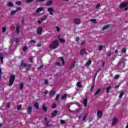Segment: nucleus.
<instances>
[{
  "label": "nucleus",
  "mask_w": 128,
  "mask_h": 128,
  "mask_svg": "<svg viewBox=\"0 0 128 128\" xmlns=\"http://www.w3.org/2000/svg\"><path fill=\"white\" fill-rule=\"evenodd\" d=\"M59 42L58 40H54L52 42V43L50 45V48L52 50H56L58 48V46Z\"/></svg>",
  "instance_id": "f257e3e1"
},
{
  "label": "nucleus",
  "mask_w": 128,
  "mask_h": 128,
  "mask_svg": "<svg viewBox=\"0 0 128 128\" xmlns=\"http://www.w3.org/2000/svg\"><path fill=\"white\" fill-rule=\"evenodd\" d=\"M20 66H23V68H25L26 69V70H30L32 68V64H29L28 66V64L26 62H24V60H22L20 62Z\"/></svg>",
  "instance_id": "f03ea898"
},
{
  "label": "nucleus",
  "mask_w": 128,
  "mask_h": 128,
  "mask_svg": "<svg viewBox=\"0 0 128 128\" xmlns=\"http://www.w3.org/2000/svg\"><path fill=\"white\" fill-rule=\"evenodd\" d=\"M16 80V76L14 74L11 75L10 79H9V86H12V84H14V80Z\"/></svg>",
  "instance_id": "7ed1b4c3"
},
{
  "label": "nucleus",
  "mask_w": 128,
  "mask_h": 128,
  "mask_svg": "<svg viewBox=\"0 0 128 128\" xmlns=\"http://www.w3.org/2000/svg\"><path fill=\"white\" fill-rule=\"evenodd\" d=\"M128 6V2H122L119 6L120 8H124Z\"/></svg>",
  "instance_id": "20e7f679"
},
{
  "label": "nucleus",
  "mask_w": 128,
  "mask_h": 128,
  "mask_svg": "<svg viewBox=\"0 0 128 128\" xmlns=\"http://www.w3.org/2000/svg\"><path fill=\"white\" fill-rule=\"evenodd\" d=\"M36 32L38 34H42V26L38 27L37 28Z\"/></svg>",
  "instance_id": "39448f33"
},
{
  "label": "nucleus",
  "mask_w": 128,
  "mask_h": 128,
  "mask_svg": "<svg viewBox=\"0 0 128 128\" xmlns=\"http://www.w3.org/2000/svg\"><path fill=\"white\" fill-rule=\"evenodd\" d=\"M97 116L98 118H102V112L101 110H97Z\"/></svg>",
  "instance_id": "423d86ee"
},
{
  "label": "nucleus",
  "mask_w": 128,
  "mask_h": 128,
  "mask_svg": "<svg viewBox=\"0 0 128 128\" xmlns=\"http://www.w3.org/2000/svg\"><path fill=\"white\" fill-rule=\"evenodd\" d=\"M48 11L49 12V14H50V16H54V10L52 8L50 7L48 8Z\"/></svg>",
  "instance_id": "0eeeda50"
},
{
  "label": "nucleus",
  "mask_w": 128,
  "mask_h": 128,
  "mask_svg": "<svg viewBox=\"0 0 128 128\" xmlns=\"http://www.w3.org/2000/svg\"><path fill=\"white\" fill-rule=\"evenodd\" d=\"M32 106H28L27 108V112L28 114L30 116L32 114Z\"/></svg>",
  "instance_id": "6e6552de"
},
{
  "label": "nucleus",
  "mask_w": 128,
  "mask_h": 128,
  "mask_svg": "<svg viewBox=\"0 0 128 128\" xmlns=\"http://www.w3.org/2000/svg\"><path fill=\"white\" fill-rule=\"evenodd\" d=\"M58 116V110H54L52 114L51 118H55V116Z\"/></svg>",
  "instance_id": "1a4fd4ad"
},
{
  "label": "nucleus",
  "mask_w": 128,
  "mask_h": 128,
  "mask_svg": "<svg viewBox=\"0 0 128 128\" xmlns=\"http://www.w3.org/2000/svg\"><path fill=\"white\" fill-rule=\"evenodd\" d=\"M44 10V7L39 8H37V10H36V12L38 14L39 12H42V10Z\"/></svg>",
  "instance_id": "9d476101"
},
{
  "label": "nucleus",
  "mask_w": 128,
  "mask_h": 128,
  "mask_svg": "<svg viewBox=\"0 0 128 128\" xmlns=\"http://www.w3.org/2000/svg\"><path fill=\"white\" fill-rule=\"evenodd\" d=\"M56 94V92L54 90H52L50 92L49 96H51L52 98V96H54V94Z\"/></svg>",
  "instance_id": "9b49d317"
},
{
  "label": "nucleus",
  "mask_w": 128,
  "mask_h": 128,
  "mask_svg": "<svg viewBox=\"0 0 128 128\" xmlns=\"http://www.w3.org/2000/svg\"><path fill=\"white\" fill-rule=\"evenodd\" d=\"M116 122H118V118H113V120L112 122V126H114V124H116Z\"/></svg>",
  "instance_id": "f8f14e48"
},
{
  "label": "nucleus",
  "mask_w": 128,
  "mask_h": 128,
  "mask_svg": "<svg viewBox=\"0 0 128 128\" xmlns=\"http://www.w3.org/2000/svg\"><path fill=\"white\" fill-rule=\"evenodd\" d=\"M34 106L36 110H38L40 108V104H38V102H35Z\"/></svg>",
  "instance_id": "ddd939ff"
},
{
  "label": "nucleus",
  "mask_w": 128,
  "mask_h": 128,
  "mask_svg": "<svg viewBox=\"0 0 128 128\" xmlns=\"http://www.w3.org/2000/svg\"><path fill=\"white\" fill-rule=\"evenodd\" d=\"M20 25H17L16 26V34H20Z\"/></svg>",
  "instance_id": "4468645a"
},
{
  "label": "nucleus",
  "mask_w": 128,
  "mask_h": 128,
  "mask_svg": "<svg viewBox=\"0 0 128 128\" xmlns=\"http://www.w3.org/2000/svg\"><path fill=\"white\" fill-rule=\"evenodd\" d=\"M74 22L76 24H80V20L78 18L74 19Z\"/></svg>",
  "instance_id": "2eb2a0df"
},
{
  "label": "nucleus",
  "mask_w": 128,
  "mask_h": 128,
  "mask_svg": "<svg viewBox=\"0 0 128 128\" xmlns=\"http://www.w3.org/2000/svg\"><path fill=\"white\" fill-rule=\"evenodd\" d=\"M42 110H44V112H48V108L46 106V104H44L42 106Z\"/></svg>",
  "instance_id": "dca6fc26"
},
{
  "label": "nucleus",
  "mask_w": 128,
  "mask_h": 128,
  "mask_svg": "<svg viewBox=\"0 0 128 128\" xmlns=\"http://www.w3.org/2000/svg\"><path fill=\"white\" fill-rule=\"evenodd\" d=\"M86 48L82 49L80 52V54L81 56H84V54H86Z\"/></svg>",
  "instance_id": "f3484780"
},
{
  "label": "nucleus",
  "mask_w": 128,
  "mask_h": 128,
  "mask_svg": "<svg viewBox=\"0 0 128 128\" xmlns=\"http://www.w3.org/2000/svg\"><path fill=\"white\" fill-rule=\"evenodd\" d=\"M76 86H78V88H82V82H78L76 84Z\"/></svg>",
  "instance_id": "a211bd4d"
},
{
  "label": "nucleus",
  "mask_w": 128,
  "mask_h": 128,
  "mask_svg": "<svg viewBox=\"0 0 128 128\" xmlns=\"http://www.w3.org/2000/svg\"><path fill=\"white\" fill-rule=\"evenodd\" d=\"M83 104L84 106H88V98H86L84 100L83 102Z\"/></svg>",
  "instance_id": "6ab92c4d"
},
{
  "label": "nucleus",
  "mask_w": 128,
  "mask_h": 128,
  "mask_svg": "<svg viewBox=\"0 0 128 128\" xmlns=\"http://www.w3.org/2000/svg\"><path fill=\"white\" fill-rule=\"evenodd\" d=\"M74 66H76V62L74 61L70 65V70H72V68H74Z\"/></svg>",
  "instance_id": "aec40b11"
},
{
  "label": "nucleus",
  "mask_w": 128,
  "mask_h": 128,
  "mask_svg": "<svg viewBox=\"0 0 128 128\" xmlns=\"http://www.w3.org/2000/svg\"><path fill=\"white\" fill-rule=\"evenodd\" d=\"M111 89H112V86H108L106 88V94H108V92H110V90Z\"/></svg>",
  "instance_id": "412c9836"
},
{
  "label": "nucleus",
  "mask_w": 128,
  "mask_h": 128,
  "mask_svg": "<svg viewBox=\"0 0 128 128\" xmlns=\"http://www.w3.org/2000/svg\"><path fill=\"white\" fill-rule=\"evenodd\" d=\"M110 24H107V25L104 26L102 28L103 30H108V28H110Z\"/></svg>",
  "instance_id": "4be33fe9"
},
{
  "label": "nucleus",
  "mask_w": 128,
  "mask_h": 128,
  "mask_svg": "<svg viewBox=\"0 0 128 128\" xmlns=\"http://www.w3.org/2000/svg\"><path fill=\"white\" fill-rule=\"evenodd\" d=\"M91 64H92V60H89L88 62H87L86 63V66H90Z\"/></svg>",
  "instance_id": "5701e85b"
},
{
  "label": "nucleus",
  "mask_w": 128,
  "mask_h": 128,
  "mask_svg": "<svg viewBox=\"0 0 128 128\" xmlns=\"http://www.w3.org/2000/svg\"><path fill=\"white\" fill-rule=\"evenodd\" d=\"M68 94H66L64 95H63L62 98H61V100H64L66 98H68Z\"/></svg>",
  "instance_id": "b1692460"
},
{
  "label": "nucleus",
  "mask_w": 128,
  "mask_h": 128,
  "mask_svg": "<svg viewBox=\"0 0 128 128\" xmlns=\"http://www.w3.org/2000/svg\"><path fill=\"white\" fill-rule=\"evenodd\" d=\"M48 18V16L46 15L44 16V18H40V20L42 22H44Z\"/></svg>",
  "instance_id": "393cba45"
},
{
  "label": "nucleus",
  "mask_w": 128,
  "mask_h": 128,
  "mask_svg": "<svg viewBox=\"0 0 128 128\" xmlns=\"http://www.w3.org/2000/svg\"><path fill=\"white\" fill-rule=\"evenodd\" d=\"M0 60L2 64H4V55H2V54H0Z\"/></svg>",
  "instance_id": "a878e982"
},
{
  "label": "nucleus",
  "mask_w": 128,
  "mask_h": 128,
  "mask_svg": "<svg viewBox=\"0 0 128 128\" xmlns=\"http://www.w3.org/2000/svg\"><path fill=\"white\" fill-rule=\"evenodd\" d=\"M46 126H52V124H50V121H46Z\"/></svg>",
  "instance_id": "bb28decb"
},
{
  "label": "nucleus",
  "mask_w": 128,
  "mask_h": 128,
  "mask_svg": "<svg viewBox=\"0 0 128 128\" xmlns=\"http://www.w3.org/2000/svg\"><path fill=\"white\" fill-rule=\"evenodd\" d=\"M7 6H14V3L12 2H8Z\"/></svg>",
  "instance_id": "cd10ccee"
},
{
  "label": "nucleus",
  "mask_w": 128,
  "mask_h": 128,
  "mask_svg": "<svg viewBox=\"0 0 128 128\" xmlns=\"http://www.w3.org/2000/svg\"><path fill=\"white\" fill-rule=\"evenodd\" d=\"M52 4V0H50V1L46 2V6H50Z\"/></svg>",
  "instance_id": "c85d7f7f"
},
{
  "label": "nucleus",
  "mask_w": 128,
  "mask_h": 128,
  "mask_svg": "<svg viewBox=\"0 0 128 128\" xmlns=\"http://www.w3.org/2000/svg\"><path fill=\"white\" fill-rule=\"evenodd\" d=\"M20 90H22V88H24V83L21 82L20 84Z\"/></svg>",
  "instance_id": "c756f323"
},
{
  "label": "nucleus",
  "mask_w": 128,
  "mask_h": 128,
  "mask_svg": "<svg viewBox=\"0 0 128 128\" xmlns=\"http://www.w3.org/2000/svg\"><path fill=\"white\" fill-rule=\"evenodd\" d=\"M124 92H121L118 96L119 98H122V96H124Z\"/></svg>",
  "instance_id": "7c9ffc66"
},
{
  "label": "nucleus",
  "mask_w": 128,
  "mask_h": 128,
  "mask_svg": "<svg viewBox=\"0 0 128 128\" xmlns=\"http://www.w3.org/2000/svg\"><path fill=\"white\" fill-rule=\"evenodd\" d=\"M17 6H22V1H18L15 2Z\"/></svg>",
  "instance_id": "2f4dec72"
},
{
  "label": "nucleus",
  "mask_w": 128,
  "mask_h": 128,
  "mask_svg": "<svg viewBox=\"0 0 128 128\" xmlns=\"http://www.w3.org/2000/svg\"><path fill=\"white\" fill-rule=\"evenodd\" d=\"M100 90H102L101 89H98L94 95L95 96H98V94H100Z\"/></svg>",
  "instance_id": "473e14b6"
},
{
  "label": "nucleus",
  "mask_w": 128,
  "mask_h": 128,
  "mask_svg": "<svg viewBox=\"0 0 128 128\" xmlns=\"http://www.w3.org/2000/svg\"><path fill=\"white\" fill-rule=\"evenodd\" d=\"M59 40H60V42H62V43L66 42V40H64V39L60 38Z\"/></svg>",
  "instance_id": "72a5a7b5"
},
{
  "label": "nucleus",
  "mask_w": 128,
  "mask_h": 128,
  "mask_svg": "<svg viewBox=\"0 0 128 128\" xmlns=\"http://www.w3.org/2000/svg\"><path fill=\"white\" fill-rule=\"evenodd\" d=\"M60 122L62 124H66V122L64 120H60Z\"/></svg>",
  "instance_id": "f704fd0d"
},
{
  "label": "nucleus",
  "mask_w": 128,
  "mask_h": 128,
  "mask_svg": "<svg viewBox=\"0 0 128 128\" xmlns=\"http://www.w3.org/2000/svg\"><path fill=\"white\" fill-rule=\"evenodd\" d=\"M90 22H92L94 24H96V19H91Z\"/></svg>",
  "instance_id": "c9c22d12"
},
{
  "label": "nucleus",
  "mask_w": 128,
  "mask_h": 128,
  "mask_svg": "<svg viewBox=\"0 0 128 128\" xmlns=\"http://www.w3.org/2000/svg\"><path fill=\"white\" fill-rule=\"evenodd\" d=\"M94 82L93 83V86L90 88L91 92H94Z\"/></svg>",
  "instance_id": "e433bc0d"
},
{
  "label": "nucleus",
  "mask_w": 128,
  "mask_h": 128,
  "mask_svg": "<svg viewBox=\"0 0 128 128\" xmlns=\"http://www.w3.org/2000/svg\"><path fill=\"white\" fill-rule=\"evenodd\" d=\"M18 110H22V104H20L17 106Z\"/></svg>",
  "instance_id": "4c0bfd02"
},
{
  "label": "nucleus",
  "mask_w": 128,
  "mask_h": 128,
  "mask_svg": "<svg viewBox=\"0 0 128 128\" xmlns=\"http://www.w3.org/2000/svg\"><path fill=\"white\" fill-rule=\"evenodd\" d=\"M60 58H61V60H62V64H63V65H64V64H65L66 62H64V58H63L62 57H61Z\"/></svg>",
  "instance_id": "58836bf2"
},
{
  "label": "nucleus",
  "mask_w": 128,
  "mask_h": 128,
  "mask_svg": "<svg viewBox=\"0 0 128 128\" xmlns=\"http://www.w3.org/2000/svg\"><path fill=\"white\" fill-rule=\"evenodd\" d=\"M76 41L78 44H80V37H76Z\"/></svg>",
  "instance_id": "ea45409f"
},
{
  "label": "nucleus",
  "mask_w": 128,
  "mask_h": 128,
  "mask_svg": "<svg viewBox=\"0 0 128 128\" xmlns=\"http://www.w3.org/2000/svg\"><path fill=\"white\" fill-rule=\"evenodd\" d=\"M32 2H34V0H26V4H30Z\"/></svg>",
  "instance_id": "a19ab883"
},
{
  "label": "nucleus",
  "mask_w": 128,
  "mask_h": 128,
  "mask_svg": "<svg viewBox=\"0 0 128 128\" xmlns=\"http://www.w3.org/2000/svg\"><path fill=\"white\" fill-rule=\"evenodd\" d=\"M16 12H17L16 10H12L11 12V15L14 16Z\"/></svg>",
  "instance_id": "79ce46f5"
},
{
  "label": "nucleus",
  "mask_w": 128,
  "mask_h": 128,
  "mask_svg": "<svg viewBox=\"0 0 128 128\" xmlns=\"http://www.w3.org/2000/svg\"><path fill=\"white\" fill-rule=\"evenodd\" d=\"M104 48V46L102 45H101L99 46L98 50H102V48Z\"/></svg>",
  "instance_id": "37998d69"
},
{
  "label": "nucleus",
  "mask_w": 128,
  "mask_h": 128,
  "mask_svg": "<svg viewBox=\"0 0 128 128\" xmlns=\"http://www.w3.org/2000/svg\"><path fill=\"white\" fill-rule=\"evenodd\" d=\"M2 32H6V27H3L2 28Z\"/></svg>",
  "instance_id": "c03bdc74"
},
{
  "label": "nucleus",
  "mask_w": 128,
  "mask_h": 128,
  "mask_svg": "<svg viewBox=\"0 0 128 128\" xmlns=\"http://www.w3.org/2000/svg\"><path fill=\"white\" fill-rule=\"evenodd\" d=\"M27 50H28V47L26 46H24L22 48L23 52H26Z\"/></svg>",
  "instance_id": "a18cd8bd"
},
{
  "label": "nucleus",
  "mask_w": 128,
  "mask_h": 128,
  "mask_svg": "<svg viewBox=\"0 0 128 128\" xmlns=\"http://www.w3.org/2000/svg\"><path fill=\"white\" fill-rule=\"evenodd\" d=\"M59 98H60V94H57L56 98V100H58Z\"/></svg>",
  "instance_id": "49530a36"
},
{
  "label": "nucleus",
  "mask_w": 128,
  "mask_h": 128,
  "mask_svg": "<svg viewBox=\"0 0 128 128\" xmlns=\"http://www.w3.org/2000/svg\"><path fill=\"white\" fill-rule=\"evenodd\" d=\"M45 84H48V80L45 79L44 80Z\"/></svg>",
  "instance_id": "de8ad7c7"
},
{
  "label": "nucleus",
  "mask_w": 128,
  "mask_h": 128,
  "mask_svg": "<svg viewBox=\"0 0 128 128\" xmlns=\"http://www.w3.org/2000/svg\"><path fill=\"white\" fill-rule=\"evenodd\" d=\"M16 12H18V10H22V8L20 7H18L16 10Z\"/></svg>",
  "instance_id": "09e8293b"
},
{
  "label": "nucleus",
  "mask_w": 128,
  "mask_h": 128,
  "mask_svg": "<svg viewBox=\"0 0 128 128\" xmlns=\"http://www.w3.org/2000/svg\"><path fill=\"white\" fill-rule=\"evenodd\" d=\"M122 52H126V48H122Z\"/></svg>",
  "instance_id": "8fccbe9b"
},
{
  "label": "nucleus",
  "mask_w": 128,
  "mask_h": 128,
  "mask_svg": "<svg viewBox=\"0 0 128 128\" xmlns=\"http://www.w3.org/2000/svg\"><path fill=\"white\" fill-rule=\"evenodd\" d=\"M52 108H56V104H52Z\"/></svg>",
  "instance_id": "3c124183"
},
{
  "label": "nucleus",
  "mask_w": 128,
  "mask_h": 128,
  "mask_svg": "<svg viewBox=\"0 0 128 128\" xmlns=\"http://www.w3.org/2000/svg\"><path fill=\"white\" fill-rule=\"evenodd\" d=\"M119 78H120V75L117 74V75L115 76V79L116 80H118Z\"/></svg>",
  "instance_id": "603ef678"
},
{
  "label": "nucleus",
  "mask_w": 128,
  "mask_h": 128,
  "mask_svg": "<svg viewBox=\"0 0 128 128\" xmlns=\"http://www.w3.org/2000/svg\"><path fill=\"white\" fill-rule=\"evenodd\" d=\"M86 44V42L85 41H82L80 43L81 46H84Z\"/></svg>",
  "instance_id": "864d4df0"
},
{
  "label": "nucleus",
  "mask_w": 128,
  "mask_h": 128,
  "mask_svg": "<svg viewBox=\"0 0 128 128\" xmlns=\"http://www.w3.org/2000/svg\"><path fill=\"white\" fill-rule=\"evenodd\" d=\"M32 42H33L34 44H36V40H30V44H32Z\"/></svg>",
  "instance_id": "5fc2aeb1"
},
{
  "label": "nucleus",
  "mask_w": 128,
  "mask_h": 128,
  "mask_svg": "<svg viewBox=\"0 0 128 128\" xmlns=\"http://www.w3.org/2000/svg\"><path fill=\"white\" fill-rule=\"evenodd\" d=\"M56 31L58 32H60V27L58 26H56Z\"/></svg>",
  "instance_id": "6e6d98bb"
},
{
  "label": "nucleus",
  "mask_w": 128,
  "mask_h": 128,
  "mask_svg": "<svg viewBox=\"0 0 128 128\" xmlns=\"http://www.w3.org/2000/svg\"><path fill=\"white\" fill-rule=\"evenodd\" d=\"M42 68H44V65H41L38 68V70H42Z\"/></svg>",
  "instance_id": "4d7b16f0"
},
{
  "label": "nucleus",
  "mask_w": 128,
  "mask_h": 128,
  "mask_svg": "<svg viewBox=\"0 0 128 128\" xmlns=\"http://www.w3.org/2000/svg\"><path fill=\"white\" fill-rule=\"evenodd\" d=\"M96 76H98V74H95V75L94 76V82H96Z\"/></svg>",
  "instance_id": "13d9d810"
},
{
  "label": "nucleus",
  "mask_w": 128,
  "mask_h": 128,
  "mask_svg": "<svg viewBox=\"0 0 128 128\" xmlns=\"http://www.w3.org/2000/svg\"><path fill=\"white\" fill-rule=\"evenodd\" d=\"M18 42H19L18 38H16L15 40V42L18 44Z\"/></svg>",
  "instance_id": "bf43d9fd"
},
{
  "label": "nucleus",
  "mask_w": 128,
  "mask_h": 128,
  "mask_svg": "<svg viewBox=\"0 0 128 128\" xmlns=\"http://www.w3.org/2000/svg\"><path fill=\"white\" fill-rule=\"evenodd\" d=\"M86 115H84V116H83V118H82V120H86Z\"/></svg>",
  "instance_id": "052dcab7"
},
{
  "label": "nucleus",
  "mask_w": 128,
  "mask_h": 128,
  "mask_svg": "<svg viewBox=\"0 0 128 128\" xmlns=\"http://www.w3.org/2000/svg\"><path fill=\"white\" fill-rule=\"evenodd\" d=\"M6 106V108H10V105L8 103V104Z\"/></svg>",
  "instance_id": "680f3d73"
},
{
  "label": "nucleus",
  "mask_w": 128,
  "mask_h": 128,
  "mask_svg": "<svg viewBox=\"0 0 128 128\" xmlns=\"http://www.w3.org/2000/svg\"><path fill=\"white\" fill-rule=\"evenodd\" d=\"M30 62H32V58H30L29 59Z\"/></svg>",
  "instance_id": "e2e57ef3"
},
{
  "label": "nucleus",
  "mask_w": 128,
  "mask_h": 128,
  "mask_svg": "<svg viewBox=\"0 0 128 128\" xmlns=\"http://www.w3.org/2000/svg\"><path fill=\"white\" fill-rule=\"evenodd\" d=\"M100 70H102V69H99L98 70H97L96 74H98L100 72Z\"/></svg>",
  "instance_id": "0e129e2a"
},
{
  "label": "nucleus",
  "mask_w": 128,
  "mask_h": 128,
  "mask_svg": "<svg viewBox=\"0 0 128 128\" xmlns=\"http://www.w3.org/2000/svg\"><path fill=\"white\" fill-rule=\"evenodd\" d=\"M100 4H97L96 6V8H100Z\"/></svg>",
  "instance_id": "69168bd1"
},
{
  "label": "nucleus",
  "mask_w": 128,
  "mask_h": 128,
  "mask_svg": "<svg viewBox=\"0 0 128 128\" xmlns=\"http://www.w3.org/2000/svg\"><path fill=\"white\" fill-rule=\"evenodd\" d=\"M44 94H48V90H46L44 92Z\"/></svg>",
  "instance_id": "338daca9"
},
{
  "label": "nucleus",
  "mask_w": 128,
  "mask_h": 128,
  "mask_svg": "<svg viewBox=\"0 0 128 128\" xmlns=\"http://www.w3.org/2000/svg\"><path fill=\"white\" fill-rule=\"evenodd\" d=\"M38 24H42V20H38Z\"/></svg>",
  "instance_id": "774afa93"
}]
</instances>
